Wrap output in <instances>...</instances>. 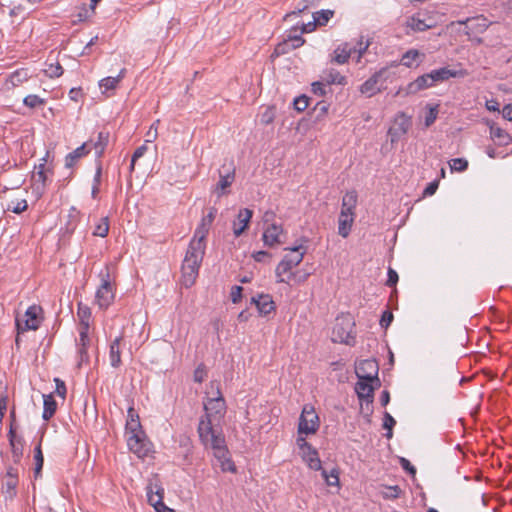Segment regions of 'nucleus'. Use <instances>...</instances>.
Returning <instances> with one entry per match:
<instances>
[{
  "instance_id": "bb28decb",
  "label": "nucleus",
  "mask_w": 512,
  "mask_h": 512,
  "mask_svg": "<svg viewBox=\"0 0 512 512\" xmlns=\"http://www.w3.org/2000/svg\"><path fill=\"white\" fill-rule=\"evenodd\" d=\"M43 414L42 418L46 421L51 419L56 412L57 403L52 394L43 395Z\"/></svg>"
},
{
  "instance_id": "f257e3e1",
  "label": "nucleus",
  "mask_w": 512,
  "mask_h": 512,
  "mask_svg": "<svg viewBox=\"0 0 512 512\" xmlns=\"http://www.w3.org/2000/svg\"><path fill=\"white\" fill-rule=\"evenodd\" d=\"M205 415L201 417L198 424L200 440L206 447L213 450V454L221 470L224 472H235L236 467L229 457L220 423L226 413L225 400L217 388L216 396L208 398L204 402Z\"/></svg>"
},
{
  "instance_id": "4be33fe9",
  "label": "nucleus",
  "mask_w": 512,
  "mask_h": 512,
  "mask_svg": "<svg viewBox=\"0 0 512 512\" xmlns=\"http://www.w3.org/2000/svg\"><path fill=\"white\" fill-rule=\"evenodd\" d=\"M300 454L301 458L310 469L315 471L322 470V462L319 458L318 451L314 447H311L309 450H305Z\"/></svg>"
},
{
  "instance_id": "09e8293b",
  "label": "nucleus",
  "mask_w": 512,
  "mask_h": 512,
  "mask_svg": "<svg viewBox=\"0 0 512 512\" xmlns=\"http://www.w3.org/2000/svg\"><path fill=\"white\" fill-rule=\"evenodd\" d=\"M293 105L295 110L302 112L309 106V98L305 95H301L294 100Z\"/></svg>"
},
{
  "instance_id": "9b49d317",
  "label": "nucleus",
  "mask_w": 512,
  "mask_h": 512,
  "mask_svg": "<svg viewBox=\"0 0 512 512\" xmlns=\"http://www.w3.org/2000/svg\"><path fill=\"white\" fill-rule=\"evenodd\" d=\"M411 127V119L404 113L396 116L394 124L390 127L388 134L391 142L397 141L401 136L405 135Z\"/></svg>"
},
{
  "instance_id": "cd10ccee",
  "label": "nucleus",
  "mask_w": 512,
  "mask_h": 512,
  "mask_svg": "<svg viewBox=\"0 0 512 512\" xmlns=\"http://www.w3.org/2000/svg\"><path fill=\"white\" fill-rule=\"evenodd\" d=\"M120 341L121 338H115L110 344L109 359L112 367L117 368L121 364V352H120Z\"/></svg>"
},
{
  "instance_id": "680f3d73",
  "label": "nucleus",
  "mask_w": 512,
  "mask_h": 512,
  "mask_svg": "<svg viewBox=\"0 0 512 512\" xmlns=\"http://www.w3.org/2000/svg\"><path fill=\"white\" fill-rule=\"evenodd\" d=\"M400 465L401 467L407 471L411 475H415L416 469L415 467L410 463V461L406 458H400Z\"/></svg>"
},
{
  "instance_id": "f704fd0d",
  "label": "nucleus",
  "mask_w": 512,
  "mask_h": 512,
  "mask_svg": "<svg viewBox=\"0 0 512 512\" xmlns=\"http://www.w3.org/2000/svg\"><path fill=\"white\" fill-rule=\"evenodd\" d=\"M109 141V133L108 132H99L98 133V139L94 144L95 154L98 157H101L105 147L107 146Z\"/></svg>"
},
{
  "instance_id": "7ed1b4c3",
  "label": "nucleus",
  "mask_w": 512,
  "mask_h": 512,
  "mask_svg": "<svg viewBox=\"0 0 512 512\" xmlns=\"http://www.w3.org/2000/svg\"><path fill=\"white\" fill-rule=\"evenodd\" d=\"M291 253L284 256L282 261L277 265L275 273L278 282L289 283L294 277L292 269L299 265L305 253L303 246H297L290 249Z\"/></svg>"
},
{
  "instance_id": "f03ea898",
  "label": "nucleus",
  "mask_w": 512,
  "mask_h": 512,
  "mask_svg": "<svg viewBox=\"0 0 512 512\" xmlns=\"http://www.w3.org/2000/svg\"><path fill=\"white\" fill-rule=\"evenodd\" d=\"M205 254V249L196 243L189 245L182 263V283L185 287H191L198 276V271Z\"/></svg>"
},
{
  "instance_id": "052dcab7",
  "label": "nucleus",
  "mask_w": 512,
  "mask_h": 512,
  "mask_svg": "<svg viewBox=\"0 0 512 512\" xmlns=\"http://www.w3.org/2000/svg\"><path fill=\"white\" fill-rule=\"evenodd\" d=\"M243 288L241 286H233L231 289V300L233 303H237L242 297Z\"/></svg>"
},
{
  "instance_id": "6ab92c4d",
  "label": "nucleus",
  "mask_w": 512,
  "mask_h": 512,
  "mask_svg": "<svg viewBox=\"0 0 512 512\" xmlns=\"http://www.w3.org/2000/svg\"><path fill=\"white\" fill-rule=\"evenodd\" d=\"M425 58V54L417 49H409L401 58V64L407 68L418 67Z\"/></svg>"
},
{
  "instance_id": "b1692460",
  "label": "nucleus",
  "mask_w": 512,
  "mask_h": 512,
  "mask_svg": "<svg viewBox=\"0 0 512 512\" xmlns=\"http://www.w3.org/2000/svg\"><path fill=\"white\" fill-rule=\"evenodd\" d=\"M304 44V39L302 36H289L287 41H284L282 43H279L276 48L275 52L277 54H284L287 53L289 49H296Z\"/></svg>"
},
{
  "instance_id": "473e14b6",
  "label": "nucleus",
  "mask_w": 512,
  "mask_h": 512,
  "mask_svg": "<svg viewBox=\"0 0 512 512\" xmlns=\"http://www.w3.org/2000/svg\"><path fill=\"white\" fill-rule=\"evenodd\" d=\"M87 153L88 151L86 150V143H84L66 156L65 166L67 168L73 167L75 163Z\"/></svg>"
},
{
  "instance_id": "9d476101",
  "label": "nucleus",
  "mask_w": 512,
  "mask_h": 512,
  "mask_svg": "<svg viewBox=\"0 0 512 512\" xmlns=\"http://www.w3.org/2000/svg\"><path fill=\"white\" fill-rule=\"evenodd\" d=\"M378 364L375 360H362L356 366V375L358 379H374L376 380V384L379 385L378 378Z\"/></svg>"
},
{
  "instance_id": "20e7f679",
  "label": "nucleus",
  "mask_w": 512,
  "mask_h": 512,
  "mask_svg": "<svg viewBox=\"0 0 512 512\" xmlns=\"http://www.w3.org/2000/svg\"><path fill=\"white\" fill-rule=\"evenodd\" d=\"M101 285L96 291L95 299L100 309H106L114 300V292L110 281L109 266L100 272Z\"/></svg>"
},
{
  "instance_id": "0eeeda50",
  "label": "nucleus",
  "mask_w": 512,
  "mask_h": 512,
  "mask_svg": "<svg viewBox=\"0 0 512 512\" xmlns=\"http://www.w3.org/2000/svg\"><path fill=\"white\" fill-rule=\"evenodd\" d=\"M164 490L158 483V480L151 481L147 486L148 502L155 508L157 512H174L163 503Z\"/></svg>"
},
{
  "instance_id": "ea45409f",
  "label": "nucleus",
  "mask_w": 512,
  "mask_h": 512,
  "mask_svg": "<svg viewBox=\"0 0 512 512\" xmlns=\"http://www.w3.org/2000/svg\"><path fill=\"white\" fill-rule=\"evenodd\" d=\"M451 171L463 172L468 167V161L464 158H454L449 162Z\"/></svg>"
},
{
  "instance_id": "412c9836",
  "label": "nucleus",
  "mask_w": 512,
  "mask_h": 512,
  "mask_svg": "<svg viewBox=\"0 0 512 512\" xmlns=\"http://www.w3.org/2000/svg\"><path fill=\"white\" fill-rule=\"evenodd\" d=\"M252 302L255 303L261 315H268L275 309L272 297L268 294H261L257 298L253 297Z\"/></svg>"
},
{
  "instance_id": "774afa93",
  "label": "nucleus",
  "mask_w": 512,
  "mask_h": 512,
  "mask_svg": "<svg viewBox=\"0 0 512 512\" xmlns=\"http://www.w3.org/2000/svg\"><path fill=\"white\" fill-rule=\"evenodd\" d=\"M502 116L508 121H512V104H507L502 109Z\"/></svg>"
},
{
  "instance_id": "e433bc0d",
  "label": "nucleus",
  "mask_w": 512,
  "mask_h": 512,
  "mask_svg": "<svg viewBox=\"0 0 512 512\" xmlns=\"http://www.w3.org/2000/svg\"><path fill=\"white\" fill-rule=\"evenodd\" d=\"M44 73L50 78L60 77L63 74V68L58 62L50 63L47 65Z\"/></svg>"
},
{
  "instance_id": "58836bf2",
  "label": "nucleus",
  "mask_w": 512,
  "mask_h": 512,
  "mask_svg": "<svg viewBox=\"0 0 512 512\" xmlns=\"http://www.w3.org/2000/svg\"><path fill=\"white\" fill-rule=\"evenodd\" d=\"M334 15L332 10H321L314 14L315 21L318 25H325Z\"/></svg>"
},
{
  "instance_id": "aec40b11",
  "label": "nucleus",
  "mask_w": 512,
  "mask_h": 512,
  "mask_svg": "<svg viewBox=\"0 0 512 512\" xmlns=\"http://www.w3.org/2000/svg\"><path fill=\"white\" fill-rule=\"evenodd\" d=\"M434 84L429 73L419 76L416 80L409 83L405 89L406 94H415L421 90L432 87Z\"/></svg>"
},
{
  "instance_id": "5fc2aeb1",
  "label": "nucleus",
  "mask_w": 512,
  "mask_h": 512,
  "mask_svg": "<svg viewBox=\"0 0 512 512\" xmlns=\"http://www.w3.org/2000/svg\"><path fill=\"white\" fill-rule=\"evenodd\" d=\"M274 118H275V111H274V109L271 108V107H268V108H266V110L261 115V122L263 124L268 125V124L273 122Z\"/></svg>"
},
{
  "instance_id": "ddd939ff",
  "label": "nucleus",
  "mask_w": 512,
  "mask_h": 512,
  "mask_svg": "<svg viewBox=\"0 0 512 512\" xmlns=\"http://www.w3.org/2000/svg\"><path fill=\"white\" fill-rule=\"evenodd\" d=\"M235 180V169L233 167H229L225 169V171H219V181L214 188V193L217 194L218 197H221L228 192L226 191Z\"/></svg>"
},
{
  "instance_id": "e2e57ef3",
  "label": "nucleus",
  "mask_w": 512,
  "mask_h": 512,
  "mask_svg": "<svg viewBox=\"0 0 512 512\" xmlns=\"http://www.w3.org/2000/svg\"><path fill=\"white\" fill-rule=\"evenodd\" d=\"M397 282H398L397 272L395 270H393L392 268H389L388 269V279H387L386 285L389 287H392V286L396 285Z\"/></svg>"
},
{
  "instance_id": "a211bd4d",
  "label": "nucleus",
  "mask_w": 512,
  "mask_h": 512,
  "mask_svg": "<svg viewBox=\"0 0 512 512\" xmlns=\"http://www.w3.org/2000/svg\"><path fill=\"white\" fill-rule=\"evenodd\" d=\"M354 222V212L341 211L338 218V233L343 238H347L351 232Z\"/></svg>"
},
{
  "instance_id": "c756f323",
  "label": "nucleus",
  "mask_w": 512,
  "mask_h": 512,
  "mask_svg": "<svg viewBox=\"0 0 512 512\" xmlns=\"http://www.w3.org/2000/svg\"><path fill=\"white\" fill-rule=\"evenodd\" d=\"M90 344V339L88 337V333L86 334V337L82 338L81 332H79V341L77 343L78 346V366H81L82 363L88 362L89 355L87 352V348Z\"/></svg>"
},
{
  "instance_id": "6e6552de",
  "label": "nucleus",
  "mask_w": 512,
  "mask_h": 512,
  "mask_svg": "<svg viewBox=\"0 0 512 512\" xmlns=\"http://www.w3.org/2000/svg\"><path fill=\"white\" fill-rule=\"evenodd\" d=\"M127 445L134 454L139 458H144L150 452V445L146 439L145 433H132L126 434Z\"/></svg>"
},
{
  "instance_id": "bf43d9fd",
  "label": "nucleus",
  "mask_w": 512,
  "mask_h": 512,
  "mask_svg": "<svg viewBox=\"0 0 512 512\" xmlns=\"http://www.w3.org/2000/svg\"><path fill=\"white\" fill-rule=\"evenodd\" d=\"M216 214H217V209L214 207L210 208L208 214L201 219V223L206 224L207 226L211 227V224L213 223V221L216 217Z\"/></svg>"
},
{
  "instance_id": "423d86ee",
  "label": "nucleus",
  "mask_w": 512,
  "mask_h": 512,
  "mask_svg": "<svg viewBox=\"0 0 512 512\" xmlns=\"http://www.w3.org/2000/svg\"><path fill=\"white\" fill-rule=\"evenodd\" d=\"M40 312L41 307L33 305L26 310L23 319L17 317L16 327L18 333H22L28 330H36L40 325V320L38 317Z\"/></svg>"
},
{
  "instance_id": "f3484780",
  "label": "nucleus",
  "mask_w": 512,
  "mask_h": 512,
  "mask_svg": "<svg viewBox=\"0 0 512 512\" xmlns=\"http://www.w3.org/2000/svg\"><path fill=\"white\" fill-rule=\"evenodd\" d=\"M46 173L47 172H42L41 170L33 171V173H32L31 188H32L33 194L36 195L37 199H39L45 191L46 180H47Z\"/></svg>"
},
{
  "instance_id": "5701e85b",
  "label": "nucleus",
  "mask_w": 512,
  "mask_h": 512,
  "mask_svg": "<svg viewBox=\"0 0 512 512\" xmlns=\"http://www.w3.org/2000/svg\"><path fill=\"white\" fill-rule=\"evenodd\" d=\"M77 316L80 320L79 332L82 334V338L86 337L89 331V320L91 317V310L88 306L81 303L78 304Z\"/></svg>"
},
{
  "instance_id": "864d4df0",
  "label": "nucleus",
  "mask_w": 512,
  "mask_h": 512,
  "mask_svg": "<svg viewBox=\"0 0 512 512\" xmlns=\"http://www.w3.org/2000/svg\"><path fill=\"white\" fill-rule=\"evenodd\" d=\"M147 151V146L144 144V145H141L140 147H138L133 155H132V159H131V164H130V169L133 170L134 169V166H135V162L141 158L145 152Z\"/></svg>"
},
{
  "instance_id": "c85d7f7f",
  "label": "nucleus",
  "mask_w": 512,
  "mask_h": 512,
  "mask_svg": "<svg viewBox=\"0 0 512 512\" xmlns=\"http://www.w3.org/2000/svg\"><path fill=\"white\" fill-rule=\"evenodd\" d=\"M433 84L441 81L448 80L451 77H456L458 75L457 71H453L447 67H443L440 69L433 70L429 73Z\"/></svg>"
},
{
  "instance_id": "0e129e2a",
  "label": "nucleus",
  "mask_w": 512,
  "mask_h": 512,
  "mask_svg": "<svg viewBox=\"0 0 512 512\" xmlns=\"http://www.w3.org/2000/svg\"><path fill=\"white\" fill-rule=\"evenodd\" d=\"M312 92L319 96L325 95V85L322 82L312 83Z\"/></svg>"
},
{
  "instance_id": "72a5a7b5",
  "label": "nucleus",
  "mask_w": 512,
  "mask_h": 512,
  "mask_svg": "<svg viewBox=\"0 0 512 512\" xmlns=\"http://www.w3.org/2000/svg\"><path fill=\"white\" fill-rule=\"evenodd\" d=\"M357 203V194L355 191L347 192L342 198L341 211L354 212Z\"/></svg>"
},
{
  "instance_id": "c03bdc74",
  "label": "nucleus",
  "mask_w": 512,
  "mask_h": 512,
  "mask_svg": "<svg viewBox=\"0 0 512 512\" xmlns=\"http://www.w3.org/2000/svg\"><path fill=\"white\" fill-rule=\"evenodd\" d=\"M342 328L336 325L333 329V341L335 342H341V343H348L349 333L341 331Z\"/></svg>"
},
{
  "instance_id": "338daca9",
  "label": "nucleus",
  "mask_w": 512,
  "mask_h": 512,
  "mask_svg": "<svg viewBox=\"0 0 512 512\" xmlns=\"http://www.w3.org/2000/svg\"><path fill=\"white\" fill-rule=\"evenodd\" d=\"M55 383H56V393L64 398L65 395H66V386H65V383L63 381H61L60 379L56 378L55 379Z\"/></svg>"
},
{
  "instance_id": "603ef678",
  "label": "nucleus",
  "mask_w": 512,
  "mask_h": 512,
  "mask_svg": "<svg viewBox=\"0 0 512 512\" xmlns=\"http://www.w3.org/2000/svg\"><path fill=\"white\" fill-rule=\"evenodd\" d=\"M28 207L27 201L22 199L17 201L13 206L9 205L7 210L12 211L13 213L20 214L24 212Z\"/></svg>"
},
{
  "instance_id": "6e6d98bb",
  "label": "nucleus",
  "mask_w": 512,
  "mask_h": 512,
  "mask_svg": "<svg viewBox=\"0 0 512 512\" xmlns=\"http://www.w3.org/2000/svg\"><path fill=\"white\" fill-rule=\"evenodd\" d=\"M160 121L159 120H156L149 128L147 134H146V140L145 142L148 143V142H153L157 136H158V130H157V125Z\"/></svg>"
},
{
  "instance_id": "f8f14e48",
  "label": "nucleus",
  "mask_w": 512,
  "mask_h": 512,
  "mask_svg": "<svg viewBox=\"0 0 512 512\" xmlns=\"http://www.w3.org/2000/svg\"><path fill=\"white\" fill-rule=\"evenodd\" d=\"M378 386L374 379H358L355 391L360 400H366L369 404L372 403L374 390Z\"/></svg>"
},
{
  "instance_id": "69168bd1",
  "label": "nucleus",
  "mask_w": 512,
  "mask_h": 512,
  "mask_svg": "<svg viewBox=\"0 0 512 512\" xmlns=\"http://www.w3.org/2000/svg\"><path fill=\"white\" fill-rule=\"evenodd\" d=\"M437 189H438V181H432L424 189L423 195L431 196L436 192Z\"/></svg>"
},
{
  "instance_id": "49530a36",
  "label": "nucleus",
  "mask_w": 512,
  "mask_h": 512,
  "mask_svg": "<svg viewBox=\"0 0 512 512\" xmlns=\"http://www.w3.org/2000/svg\"><path fill=\"white\" fill-rule=\"evenodd\" d=\"M23 102L26 106H28L30 108H35V107H38V106L44 104V100L42 98H40L38 95H34V94L26 96L24 98Z\"/></svg>"
},
{
  "instance_id": "4c0bfd02",
  "label": "nucleus",
  "mask_w": 512,
  "mask_h": 512,
  "mask_svg": "<svg viewBox=\"0 0 512 512\" xmlns=\"http://www.w3.org/2000/svg\"><path fill=\"white\" fill-rule=\"evenodd\" d=\"M326 81L328 84H338L344 85L346 84L345 76L341 75L338 71L331 70L327 74Z\"/></svg>"
},
{
  "instance_id": "a18cd8bd",
  "label": "nucleus",
  "mask_w": 512,
  "mask_h": 512,
  "mask_svg": "<svg viewBox=\"0 0 512 512\" xmlns=\"http://www.w3.org/2000/svg\"><path fill=\"white\" fill-rule=\"evenodd\" d=\"M320 471H321L322 476L325 479L327 485H329V486L338 485V483H339V476H338V473L335 470L331 471L330 474H328L327 471L324 470V469H322Z\"/></svg>"
},
{
  "instance_id": "2eb2a0df",
  "label": "nucleus",
  "mask_w": 512,
  "mask_h": 512,
  "mask_svg": "<svg viewBox=\"0 0 512 512\" xmlns=\"http://www.w3.org/2000/svg\"><path fill=\"white\" fill-rule=\"evenodd\" d=\"M385 73H387V69L383 68L367 79L360 87L361 93L372 96L378 92L380 90L379 81Z\"/></svg>"
},
{
  "instance_id": "1a4fd4ad",
  "label": "nucleus",
  "mask_w": 512,
  "mask_h": 512,
  "mask_svg": "<svg viewBox=\"0 0 512 512\" xmlns=\"http://www.w3.org/2000/svg\"><path fill=\"white\" fill-rule=\"evenodd\" d=\"M285 236L282 225L275 223L269 224L263 232L262 239L266 246L274 247L284 242L283 237Z\"/></svg>"
},
{
  "instance_id": "79ce46f5",
  "label": "nucleus",
  "mask_w": 512,
  "mask_h": 512,
  "mask_svg": "<svg viewBox=\"0 0 512 512\" xmlns=\"http://www.w3.org/2000/svg\"><path fill=\"white\" fill-rule=\"evenodd\" d=\"M34 459H35V474L37 475L42 467H43V463H44V458H43V454H42V450H41V443H39L36 447H35V450H34Z\"/></svg>"
},
{
  "instance_id": "37998d69",
  "label": "nucleus",
  "mask_w": 512,
  "mask_h": 512,
  "mask_svg": "<svg viewBox=\"0 0 512 512\" xmlns=\"http://www.w3.org/2000/svg\"><path fill=\"white\" fill-rule=\"evenodd\" d=\"M395 424V419L388 412H385L383 419V428L388 430V432L386 433V437L388 439L392 438L393 436L392 428Z\"/></svg>"
},
{
  "instance_id": "393cba45",
  "label": "nucleus",
  "mask_w": 512,
  "mask_h": 512,
  "mask_svg": "<svg viewBox=\"0 0 512 512\" xmlns=\"http://www.w3.org/2000/svg\"><path fill=\"white\" fill-rule=\"evenodd\" d=\"M490 137L496 141L499 146H507L511 143L510 134L500 127L490 126Z\"/></svg>"
},
{
  "instance_id": "a19ab883",
  "label": "nucleus",
  "mask_w": 512,
  "mask_h": 512,
  "mask_svg": "<svg viewBox=\"0 0 512 512\" xmlns=\"http://www.w3.org/2000/svg\"><path fill=\"white\" fill-rule=\"evenodd\" d=\"M329 109V104L325 101H319L314 106V112L316 113V120L320 121L327 114Z\"/></svg>"
},
{
  "instance_id": "a878e982",
  "label": "nucleus",
  "mask_w": 512,
  "mask_h": 512,
  "mask_svg": "<svg viewBox=\"0 0 512 512\" xmlns=\"http://www.w3.org/2000/svg\"><path fill=\"white\" fill-rule=\"evenodd\" d=\"M352 54L353 49L350 43L341 44L334 51L333 61L338 64H344Z\"/></svg>"
},
{
  "instance_id": "13d9d810",
  "label": "nucleus",
  "mask_w": 512,
  "mask_h": 512,
  "mask_svg": "<svg viewBox=\"0 0 512 512\" xmlns=\"http://www.w3.org/2000/svg\"><path fill=\"white\" fill-rule=\"evenodd\" d=\"M393 321V313L389 310H385L382 314L380 325L383 328H387Z\"/></svg>"
},
{
  "instance_id": "3c124183",
  "label": "nucleus",
  "mask_w": 512,
  "mask_h": 512,
  "mask_svg": "<svg viewBox=\"0 0 512 512\" xmlns=\"http://www.w3.org/2000/svg\"><path fill=\"white\" fill-rule=\"evenodd\" d=\"M368 47H369V42L367 41L364 43L362 41V38L359 40L357 45H352L353 53L358 54L357 61H359L361 59V57L366 52Z\"/></svg>"
},
{
  "instance_id": "2f4dec72",
  "label": "nucleus",
  "mask_w": 512,
  "mask_h": 512,
  "mask_svg": "<svg viewBox=\"0 0 512 512\" xmlns=\"http://www.w3.org/2000/svg\"><path fill=\"white\" fill-rule=\"evenodd\" d=\"M126 69L123 68L120 70L119 74L116 77H106L100 80L99 86L100 88H104L105 90H114L118 86L119 82L125 77Z\"/></svg>"
},
{
  "instance_id": "4d7b16f0",
  "label": "nucleus",
  "mask_w": 512,
  "mask_h": 512,
  "mask_svg": "<svg viewBox=\"0 0 512 512\" xmlns=\"http://www.w3.org/2000/svg\"><path fill=\"white\" fill-rule=\"evenodd\" d=\"M438 110L437 107H430L426 117H425V125L427 127L431 126L436 118H437Z\"/></svg>"
},
{
  "instance_id": "4468645a",
  "label": "nucleus",
  "mask_w": 512,
  "mask_h": 512,
  "mask_svg": "<svg viewBox=\"0 0 512 512\" xmlns=\"http://www.w3.org/2000/svg\"><path fill=\"white\" fill-rule=\"evenodd\" d=\"M253 211L249 208L239 210L236 219L233 221V233L235 237H239L248 227Z\"/></svg>"
},
{
  "instance_id": "8fccbe9b",
  "label": "nucleus",
  "mask_w": 512,
  "mask_h": 512,
  "mask_svg": "<svg viewBox=\"0 0 512 512\" xmlns=\"http://www.w3.org/2000/svg\"><path fill=\"white\" fill-rule=\"evenodd\" d=\"M125 434L140 433L144 432L140 420L138 421H126Z\"/></svg>"
},
{
  "instance_id": "7c9ffc66",
  "label": "nucleus",
  "mask_w": 512,
  "mask_h": 512,
  "mask_svg": "<svg viewBox=\"0 0 512 512\" xmlns=\"http://www.w3.org/2000/svg\"><path fill=\"white\" fill-rule=\"evenodd\" d=\"M209 229H210L209 226L200 222L199 226L195 230L194 237L190 241L189 245L198 243L202 249H205L206 248L205 239L209 232Z\"/></svg>"
},
{
  "instance_id": "39448f33",
  "label": "nucleus",
  "mask_w": 512,
  "mask_h": 512,
  "mask_svg": "<svg viewBox=\"0 0 512 512\" xmlns=\"http://www.w3.org/2000/svg\"><path fill=\"white\" fill-rule=\"evenodd\" d=\"M320 426L319 417L316 414L314 407L305 405L299 418L298 433L299 434H314Z\"/></svg>"
},
{
  "instance_id": "c9c22d12",
  "label": "nucleus",
  "mask_w": 512,
  "mask_h": 512,
  "mask_svg": "<svg viewBox=\"0 0 512 512\" xmlns=\"http://www.w3.org/2000/svg\"><path fill=\"white\" fill-rule=\"evenodd\" d=\"M109 232V218L102 217L99 219L98 223L95 225L93 230V235L98 237H106Z\"/></svg>"
},
{
  "instance_id": "de8ad7c7",
  "label": "nucleus",
  "mask_w": 512,
  "mask_h": 512,
  "mask_svg": "<svg viewBox=\"0 0 512 512\" xmlns=\"http://www.w3.org/2000/svg\"><path fill=\"white\" fill-rule=\"evenodd\" d=\"M400 493L401 489L399 488V486H389L386 487L381 494L385 499H396L399 497Z\"/></svg>"
},
{
  "instance_id": "dca6fc26",
  "label": "nucleus",
  "mask_w": 512,
  "mask_h": 512,
  "mask_svg": "<svg viewBox=\"0 0 512 512\" xmlns=\"http://www.w3.org/2000/svg\"><path fill=\"white\" fill-rule=\"evenodd\" d=\"M407 29L406 33L411 32H423L434 27L433 23H427L425 19L420 18V14H415L407 18L405 22Z\"/></svg>"
}]
</instances>
